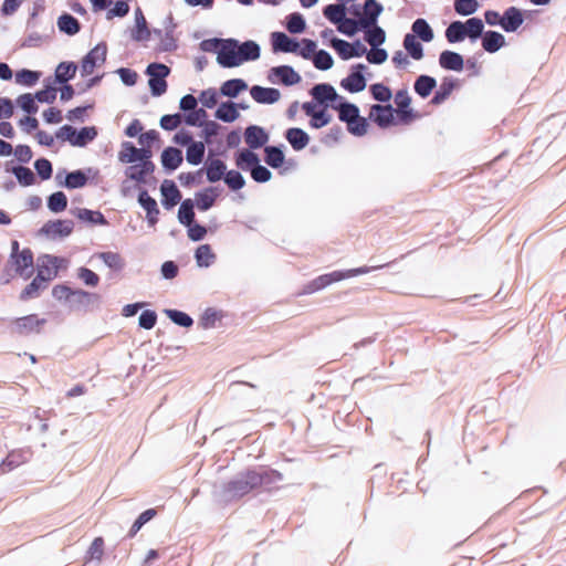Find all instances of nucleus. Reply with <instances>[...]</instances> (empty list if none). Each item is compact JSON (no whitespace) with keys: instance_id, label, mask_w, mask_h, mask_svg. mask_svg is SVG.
Returning <instances> with one entry per match:
<instances>
[{"instance_id":"obj_45","label":"nucleus","mask_w":566,"mask_h":566,"mask_svg":"<svg viewBox=\"0 0 566 566\" xmlns=\"http://www.w3.org/2000/svg\"><path fill=\"white\" fill-rule=\"evenodd\" d=\"M99 300L101 297L98 294L90 293L84 290H74L70 303L77 307L87 308L91 304L98 303Z\"/></svg>"},{"instance_id":"obj_38","label":"nucleus","mask_w":566,"mask_h":566,"mask_svg":"<svg viewBox=\"0 0 566 566\" xmlns=\"http://www.w3.org/2000/svg\"><path fill=\"white\" fill-rule=\"evenodd\" d=\"M439 63L441 67L455 72L462 71L464 65L462 55L453 51H443L440 54Z\"/></svg>"},{"instance_id":"obj_53","label":"nucleus","mask_w":566,"mask_h":566,"mask_svg":"<svg viewBox=\"0 0 566 566\" xmlns=\"http://www.w3.org/2000/svg\"><path fill=\"white\" fill-rule=\"evenodd\" d=\"M285 21V28L292 34H300L306 29L305 18L300 12L290 13Z\"/></svg>"},{"instance_id":"obj_22","label":"nucleus","mask_w":566,"mask_h":566,"mask_svg":"<svg viewBox=\"0 0 566 566\" xmlns=\"http://www.w3.org/2000/svg\"><path fill=\"white\" fill-rule=\"evenodd\" d=\"M64 172H65L64 181L60 180L61 176H62L61 171L56 174L55 178L57 180L59 186L65 187L67 189L83 188L88 181L87 175L82 169H77V170H74L71 172H66V171H64Z\"/></svg>"},{"instance_id":"obj_49","label":"nucleus","mask_w":566,"mask_h":566,"mask_svg":"<svg viewBox=\"0 0 566 566\" xmlns=\"http://www.w3.org/2000/svg\"><path fill=\"white\" fill-rule=\"evenodd\" d=\"M76 217L90 224L107 226L108 221L101 211H95L86 208L76 210Z\"/></svg>"},{"instance_id":"obj_55","label":"nucleus","mask_w":566,"mask_h":566,"mask_svg":"<svg viewBox=\"0 0 566 566\" xmlns=\"http://www.w3.org/2000/svg\"><path fill=\"white\" fill-rule=\"evenodd\" d=\"M195 202L191 199H185L181 201L178 209V220L181 224L190 226L195 221Z\"/></svg>"},{"instance_id":"obj_9","label":"nucleus","mask_w":566,"mask_h":566,"mask_svg":"<svg viewBox=\"0 0 566 566\" xmlns=\"http://www.w3.org/2000/svg\"><path fill=\"white\" fill-rule=\"evenodd\" d=\"M367 66L363 63H357L350 67L349 74L340 81V86L349 93H359L366 88V78L364 72Z\"/></svg>"},{"instance_id":"obj_52","label":"nucleus","mask_w":566,"mask_h":566,"mask_svg":"<svg viewBox=\"0 0 566 566\" xmlns=\"http://www.w3.org/2000/svg\"><path fill=\"white\" fill-rule=\"evenodd\" d=\"M228 39L212 38L200 42V50L203 52L217 53V63L219 64L220 53L226 50Z\"/></svg>"},{"instance_id":"obj_39","label":"nucleus","mask_w":566,"mask_h":566,"mask_svg":"<svg viewBox=\"0 0 566 566\" xmlns=\"http://www.w3.org/2000/svg\"><path fill=\"white\" fill-rule=\"evenodd\" d=\"M219 196L216 187H208L202 191L196 193V206L200 211H207L213 207L217 197Z\"/></svg>"},{"instance_id":"obj_26","label":"nucleus","mask_w":566,"mask_h":566,"mask_svg":"<svg viewBox=\"0 0 566 566\" xmlns=\"http://www.w3.org/2000/svg\"><path fill=\"white\" fill-rule=\"evenodd\" d=\"M284 137L295 151L303 150L310 143L308 134L298 127L287 128L284 133Z\"/></svg>"},{"instance_id":"obj_7","label":"nucleus","mask_w":566,"mask_h":566,"mask_svg":"<svg viewBox=\"0 0 566 566\" xmlns=\"http://www.w3.org/2000/svg\"><path fill=\"white\" fill-rule=\"evenodd\" d=\"M107 45L105 42L96 44L81 62V75L83 77L91 75L94 69L106 61Z\"/></svg>"},{"instance_id":"obj_4","label":"nucleus","mask_w":566,"mask_h":566,"mask_svg":"<svg viewBox=\"0 0 566 566\" xmlns=\"http://www.w3.org/2000/svg\"><path fill=\"white\" fill-rule=\"evenodd\" d=\"M97 135L98 130L95 126H84L77 129L71 125H63L55 133L57 139L69 142L74 147L87 146Z\"/></svg>"},{"instance_id":"obj_5","label":"nucleus","mask_w":566,"mask_h":566,"mask_svg":"<svg viewBox=\"0 0 566 566\" xmlns=\"http://www.w3.org/2000/svg\"><path fill=\"white\" fill-rule=\"evenodd\" d=\"M170 72V67L164 63L153 62L147 65L145 74L149 77L148 86L153 96L159 97L167 92L168 84L166 78Z\"/></svg>"},{"instance_id":"obj_56","label":"nucleus","mask_w":566,"mask_h":566,"mask_svg":"<svg viewBox=\"0 0 566 566\" xmlns=\"http://www.w3.org/2000/svg\"><path fill=\"white\" fill-rule=\"evenodd\" d=\"M254 474L260 480L258 488L262 485H271L283 480L282 473L273 469L254 470Z\"/></svg>"},{"instance_id":"obj_31","label":"nucleus","mask_w":566,"mask_h":566,"mask_svg":"<svg viewBox=\"0 0 566 566\" xmlns=\"http://www.w3.org/2000/svg\"><path fill=\"white\" fill-rule=\"evenodd\" d=\"M57 29L61 33L73 36L81 31V22L71 13L63 12L56 21Z\"/></svg>"},{"instance_id":"obj_41","label":"nucleus","mask_w":566,"mask_h":566,"mask_svg":"<svg viewBox=\"0 0 566 566\" xmlns=\"http://www.w3.org/2000/svg\"><path fill=\"white\" fill-rule=\"evenodd\" d=\"M248 90V84L242 78H231L222 83L220 94L229 98H235L241 92Z\"/></svg>"},{"instance_id":"obj_32","label":"nucleus","mask_w":566,"mask_h":566,"mask_svg":"<svg viewBox=\"0 0 566 566\" xmlns=\"http://www.w3.org/2000/svg\"><path fill=\"white\" fill-rule=\"evenodd\" d=\"M523 21L521 11L515 7H511L502 15L501 27L506 32H514L522 25Z\"/></svg>"},{"instance_id":"obj_13","label":"nucleus","mask_w":566,"mask_h":566,"mask_svg":"<svg viewBox=\"0 0 566 566\" xmlns=\"http://www.w3.org/2000/svg\"><path fill=\"white\" fill-rule=\"evenodd\" d=\"M73 229L74 222L72 220H50L42 226L39 233L54 240L69 237Z\"/></svg>"},{"instance_id":"obj_3","label":"nucleus","mask_w":566,"mask_h":566,"mask_svg":"<svg viewBox=\"0 0 566 566\" xmlns=\"http://www.w3.org/2000/svg\"><path fill=\"white\" fill-rule=\"evenodd\" d=\"M484 24L479 18H470L465 22L454 21L446 30V38L450 43L463 41L467 36L475 41L483 33Z\"/></svg>"},{"instance_id":"obj_24","label":"nucleus","mask_w":566,"mask_h":566,"mask_svg":"<svg viewBox=\"0 0 566 566\" xmlns=\"http://www.w3.org/2000/svg\"><path fill=\"white\" fill-rule=\"evenodd\" d=\"M31 457L29 449L14 450L0 463V474H4L12 469L25 463Z\"/></svg>"},{"instance_id":"obj_64","label":"nucleus","mask_w":566,"mask_h":566,"mask_svg":"<svg viewBox=\"0 0 566 566\" xmlns=\"http://www.w3.org/2000/svg\"><path fill=\"white\" fill-rule=\"evenodd\" d=\"M458 82L453 78H446L441 85L439 91L436 93L434 97L432 98V104H440L443 102L452 92V90L457 86Z\"/></svg>"},{"instance_id":"obj_47","label":"nucleus","mask_w":566,"mask_h":566,"mask_svg":"<svg viewBox=\"0 0 566 566\" xmlns=\"http://www.w3.org/2000/svg\"><path fill=\"white\" fill-rule=\"evenodd\" d=\"M505 44L504 36L495 31H488L482 39V46L485 51L494 53Z\"/></svg>"},{"instance_id":"obj_28","label":"nucleus","mask_w":566,"mask_h":566,"mask_svg":"<svg viewBox=\"0 0 566 566\" xmlns=\"http://www.w3.org/2000/svg\"><path fill=\"white\" fill-rule=\"evenodd\" d=\"M382 10V4L377 0H365L363 6V14L359 18L364 22V24L368 27L377 23Z\"/></svg>"},{"instance_id":"obj_33","label":"nucleus","mask_w":566,"mask_h":566,"mask_svg":"<svg viewBox=\"0 0 566 566\" xmlns=\"http://www.w3.org/2000/svg\"><path fill=\"white\" fill-rule=\"evenodd\" d=\"M135 30L132 31V39L137 42L147 41L151 31L148 29L147 21L140 8L135 10Z\"/></svg>"},{"instance_id":"obj_17","label":"nucleus","mask_w":566,"mask_h":566,"mask_svg":"<svg viewBox=\"0 0 566 566\" xmlns=\"http://www.w3.org/2000/svg\"><path fill=\"white\" fill-rule=\"evenodd\" d=\"M387 264H381V265H376V266H360V268H356V269H349V270H344V271H333L331 273H327V274H323L324 277L327 280L326 281V284L327 286L334 282H339L342 280H345V279H349V277H354V276H357V275H361V274H366V273H369L374 270H378V269H382L385 266H387Z\"/></svg>"},{"instance_id":"obj_62","label":"nucleus","mask_w":566,"mask_h":566,"mask_svg":"<svg viewBox=\"0 0 566 566\" xmlns=\"http://www.w3.org/2000/svg\"><path fill=\"white\" fill-rule=\"evenodd\" d=\"M17 105L29 115L35 114L39 111L36 98L31 93L21 94L17 98Z\"/></svg>"},{"instance_id":"obj_63","label":"nucleus","mask_w":566,"mask_h":566,"mask_svg":"<svg viewBox=\"0 0 566 566\" xmlns=\"http://www.w3.org/2000/svg\"><path fill=\"white\" fill-rule=\"evenodd\" d=\"M97 256L112 270L120 271L124 268L123 259L116 252H101Z\"/></svg>"},{"instance_id":"obj_40","label":"nucleus","mask_w":566,"mask_h":566,"mask_svg":"<svg viewBox=\"0 0 566 566\" xmlns=\"http://www.w3.org/2000/svg\"><path fill=\"white\" fill-rule=\"evenodd\" d=\"M364 40L373 48L380 46L386 41V32L377 23L363 29Z\"/></svg>"},{"instance_id":"obj_15","label":"nucleus","mask_w":566,"mask_h":566,"mask_svg":"<svg viewBox=\"0 0 566 566\" xmlns=\"http://www.w3.org/2000/svg\"><path fill=\"white\" fill-rule=\"evenodd\" d=\"M244 142L249 146L248 149L254 150L265 147L270 136L268 132L258 125H250L244 129Z\"/></svg>"},{"instance_id":"obj_58","label":"nucleus","mask_w":566,"mask_h":566,"mask_svg":"<svg viewBox=\"0 0 566 566\" xmlns=\"http://www.w3.org/2000/svg\"><path fill=\"white\" fill-rule=\"evenodd\" d=\"M15 83L32 87L36 84L41 76V72L22 69L15 73Z\"/></svg>"},{"instance_id":"obj_10","label":"nucleus","mask_w":566,"mask_h":566,"mask_svg":"<svg viewBox=\"0 0 566 566\" xmlns=\"http://www.w3.org/2000/svg\"><path fill=\"white\" fill-rule=\"evenodd\" d=\"M268 80L273 84L293 86L298 84L302 77L291 65H279L269 71Z\"/></svg>"},{"instance_id":"obj_19","label":"nucleus","mask_w":566,"mask_h":566,"mask_svg":"<svg viewBox=\"0 0 566 566\" xmlns=\"http://www.w3.org/2000/svg\"><path fill=\"white\" fill-rule=\"evenodd\" d=\"M251 97L259 104L271 105L281 98V93L274 87H264L261 85H253L250 88Z\"/></svg>"},{"instance_id":"obj_61","label":"nucleus","mask_w":566,"mask_h":566,"mask_svg":"<svg viewBox=\"0 0 566 566\" xmlns=\"http://www.w3.org/2000/svg\"><path fill=\"white\" fill-rule=\"evenodd\" d=\"M311 61L319 71H327L334 65L333 56L326 50H317Z\"/></svg>"},{"instance_id":"obj_18","label":"nucleus","mask_w":566,"mask_h":566,"mask_svg":"<svg viewBox=\"0 0 566 566\" xmlns=\"http://www.w3.org/2000/svg\"><path fill=\"white\" fill-rule=\"evenodd\" d=\"M140 207L146 211L147 222L154 227L158 222L159 208L156 200L149 196L146 189H142L137 198Z\"/></svg>"},{"instance_id":"obj_36","label":"nucleus","mask_w":566,"mask_h":566,"mask_svg":"<svg viewBox=\"0 0 566 566\" xmlns=\"http://www.w3.org/2000/svg\"><path fill=\"white\" fill-rule=\"evenodd\" d=\"M44 318H39L35 314L27 315L17 319L15 325L20 334H29L39 332L40 327L45 324Z\"/></svg>"},{"instance_id":"obj_23","label":"nucleus","mask_w":566,"mask_h":566,"mask_svg":"<svg viewBox=\"0 0 566 566\" xmlns=\"http://www.w3.org/2000/svg\"><path fill=\"white\" fill-rule=\"evenodd\" d=\"M160 160L163 168L167 172H172L182 164V151L177 147L168 146L163 150Z\"/></svg>"},{"instance_id":"obj_54","label":"nucleus","mask_w":566,"mask_h":566,"mask_svg":"<svg viewBox=\"0 0 566 566\" xmlns=\"http://www.w3.org/2000/svg\"><path fill=\"white\" fill-rule=\"evenodd\" d=\"M48 209L53 213H60L67 208V197L63 191L51 193L46 199Z\"/></svg>"},{"instance_id":"obj_25","label":"nucleus","mask_w":566,"mask_h":566,"mask_svg":"<svg viewBox=\"0 0 566 566\" xmlns=\"http://www.w3.org/2000/svg\"><path fill=\"white\" fill-rule=\"evenodd\" d=\"M370 117L381 128H386L394 123V108L391 105L375 104L370 108Z\"/></svg>"},{"instance_id":"obj_37","label":"nucleus","mask_w":566,"mask_h":566,"mask_svg":"<svg viewBox=\"0 0 566 566\" xmlns=\"http://www.w3.org/2000/svg\"><path fill=\"white\" fill-rule=\"evenodd\" d=\"M284 146H265L264 147V161L271 168L277 169L282 167L285 160V155L283 151Z\"/></svg>"},{"instance_id":"obj_14","label":"nucleus","mask_w":566,"mask_h":566,"mask_svg":"<svg viewBox=\"0 0 566 566\" xmlns=\"http://www.w3.org/2000/svg\"><path fill=\"white\" fill-rule=\"evenodd\" d=\"M271 45L274 53H296L300 49L297 39L281 31L271 33Z\"/></svg>"},{"instance_id":"obj_11","label":"nucleus","mask_w":566,"mask_h":566,"mask_svg":"<svg viewBox=\"0 0 566 566\" xmlns=\"http://www.w3.org/2000/svg\"><path fill=\"white\" fill-rule=\"evenodd\" d=\"M8 265L12 266L15 274L29 279L33 274V252L25 248L17 255H10Z\"/></svg>"},{"instance_id":"obj_60","label":"nucleus","mask_w":566,"mask_h":566,"mask_svg":"<svg viewBox=\"0 0 566 566\" xmlns=\"http://www.w3.org/2000/svg\"><path fill=\"white\" fill-rule=\"evenodd\" d=\"M224 184L232 191H238L245 186V179L239 170H228L223 179Z\"/></svg>"},{"instance_id":"obj_16","label":"nucleus","mask_w":566,"mask_h":566,"mask_svg":"<svg viewBox=\"0 0 566 566\" xmlns=\"http://www.w3.org/2000/svg\"><path fill=\"white\" fill-rule=\"evenodd\" d=\"M161 205L165 209L170 210L181 200V192L175 181L165 179L160 185Z\"/></svg>"},{"instance_id":"obj_42","label":"nucleus","mask_w":566,"mask_h":566,"mask_svg":"<svg viewBox=\"0 0 566 566\" xmlns=\"http://www.w3.org/2000/svg\"><path fill=\"white\" fill-rule=\"evenodd\" d=\"M337 31L346 36H354L359 31H363V29H366L367 27L364 24V22L360 20V18H348L347 15L343 21L336 27Z\"/></svg>"},{"instance_id":"obj_35","label":"nucleus","mask_w":566,"mask_h":566,"mask_svg":"<svg viewBox=\"0 0 566 566\" xmlns=\"http://www.w3.org/2000/svg\"><path fill=\"white\" fill-rule=\"evenodd\" d=\"M240 114L237 109V103L226 101L220 103L214 112V117L224 123H233L239 118Z\"/></svg>"},{"instance_id":"obj_8","label":"nucleus","mask_w":566,"mask_h":566,"mask_svg":"<svg viewBox=\"0 0 566 566\" xmlns=\"http://www.w3.org/2000/svg\"><path fill=\"white\" fill-rule=\"evenodd\" d=\"M332 48L344 61L353 57H360L367 53L366 46L359 40H355L353 43H349L343 39L334 38L332 39Z\"/></svg>"},{"instance_id":"obj_48","label":"nucleus","mask_w":566,"mask_h":566,"mask_svg":"<svg viewBox=\"0 0 566 566\" xmlns=\"http://www.w3.org/2000/svg\"><path fill=\"white\" fill-rule=\"evenodd\" d=\"M323 14L337 27L347 15V8H343V4L331 3L323 8Z\"/></svg>"},{"instance_id":"obj_2","label":"nucleus","mask_w":566,"mask_h":566,"mask_svg":"<svg viewBox=\"0 0 566 566\" xmlns=\"http://www.w3.org/2000/svg\"><path fill=\"white\" fill-rule=\"evenodd\" d=\"M261 55L260 45L253 40L240 42L228 38L226 50L220 53L219 65L224 69L238 67L244 62L255 61Z\"/></svg>"},{"instance_id":"obj_51","label":"nucleus","mask_w":566,"mask_h":566,"mask_svg":"<svg viewBox=\"0 0 566 566\" xmlns=\"http://www.w3.org/2000/svg\"><path fill=\"white\" fill-rule=\"evenodd\" d=\"M417 36L411 33H407L403 38V48L408 55L413 60H420L423 56V48Z\"/></svg>"},{"instance_id":"obj_43","label":"nucleus","mask_w":566,"mask_h":566,"mask_svg":"<svg viewBox=\"0 0 566 566\" xmlns=\"http://www.w3.org/2000/svg\"><path fill=\"white\" fill-rule=\"evenodd\" d=\"M76 71L77 65L74 62H61L55 69V82L59 84H66L75 76Z\"/></svg>"},{"instance_id":"obj_46","label":"nucleus","mask_w":566,"mask_h":566,"mask_svg":"<svg viewBox=\"0 0 566 566\" xmlns=\"http://www.w3.org/2000/svg\"><path fill=\"white\" fill-rule=\"evenodd\" d=\"M216 258L210 244H201L195 251V260L199 268H209L214 263Z\"/></svg>"},{"instance_id":"obj_30","label":"nucleus","mask_w":566,"mask_h":566,"mask_svg":"<svg viewBox=\"0 0 566 566\" xmlns=\"http://www.w3.org/2000/svg\"><path fill=\"white\" fill-rule=\"evenodd\" d=\"M48 287L43 271H38L35 277L24 287L20 294L21 301L35 298L39 296L40 291Z\"/></svg>"},{"instance_id":"obj_50","label":"nucleus","mask_w":566,"mask_h":566,"mask_svg":"<svg viewBox=\"0 0 566 566\" xmlns=\"http://www.w3.org/2000/svg\"><path fill=\"white\" fill-rule=\"evenodd\" d=\"M206 146L203 142L193 140L186 151V159L190 165L197 166L202 163L205 157Z\"/></svg>"},{"instance_id":"obj_44","label":"nucleus","mask_w":566,"mask_h":566,"mask_svg":"<svg viewBox=\"0 0 566 566\" xmlns=\"http://www.w3.org/2000/svg\"><path fill=\"white\" fill-rule=\"evenodd\" d=\"M411 98L406 90H400L395 95V104L401 119L407 120L412 117V109L409 108Z\"/></svg>"},{"instance_id":"obj_29","label":"nucleus","mask_w":566,"mask_h":566,"mask_svg":"<svg viewBox=\"0 0 566 566\" xmlns=\"http://www.w3.org/2000/svg\"><path fill=\"white\" fill-rule=\"evenodd\" d=\"M332 108L338 112L339 120L346 124L359 115L358 106L346 101L343 96H340V101L332 105Z\"/></svg>"},{"instance_id":"obj_20","label":"nucleus","mask_w":566,"mask_h":566,"mask_svg":"<svg viewBox=\"0 0 566 566\" xmlns=\"http://www.w3.org/2000/svg\"><path fill=\"white\" fill-rule=\"evenodd\" d=\"M64 260L59 256L44 254L38 259V271H43L45 282L49 283L57 275L60 263Z\"/></svg>"},{"instance_id":"obj_12","label":"nucleus","mask_w":566,"mask_h":566,"mask_svg":"<svg viewBox=\"0 0 566 566\" xmlns=\"http://www.w3.org/2000/svg\"><path fill=\"white\" fill-rule=\"evenodd\" d=\"M153 151L150 147L137 148L132 142H123L122 150L118 154V159L125 164H133L136 161L142 163L147 158H151Z\"/></svg>"},{"instance_id":"obj_57","label":"nucleus","mask_w":566,"mask_h":566,"mask_svg":"<svg viewBox=\"0 0 566 566\" xmlns=\"http://www.w3.org/2000/svg\"><path fill=\"white\" fill-rule=\"evenodd\" d=\"M166 316L176 325L189 328L193 325L192 317L179 310L167 308L164 311Z\"/></svg>"},{"instance_id":"obj_59","label":"nucleus","mask_w":566,"mask_h":566,"mask_svg":"<svg viewBox=\"0 0 566 566\" xmlns=\"http://www.w3.org/2000/svg\"><path fill=\"white\" fill-rule=\"evenodd\" d=\"M208 113L202 107H197L192 112L184 115L186 125L192 127H201L208 119Z\"/></svg>"},{"instance_id":"obj_1","label":"nucleus","mask_w":566,"mask_h":566,"mask_svg":"<svg viewBox=\"0 0 566 566\" xmlns=\"http://www.w3.org/2000/svg\"><path fill=\"white\" fill-rule=\"evenodd\" d=\"M259 482L254 470H247L228 482L214 485L213 495L221 503H230L255 490Z\"/></svg>"},{"instance_id":"obj_6","label":"nucleus","mask_w":566,"mask_h":566,"mask_svg":"<svg viewBox=\"0 0 566 566\" xmlns=\"http://www.w3.org/2000/svg\"><path fill=\"white\" fill-rule=\"evenodd\" d=\"M310 95L321 108H328L329 106L332 107V105H335L338 101H340V95L329 83L315 84L310 90Z\"/></svg>"},{"instance_id":"obj_34","label":"nucleus","mask_w":566,"mask_h":566,"mask_svg":"<svg viewBox=\"0 0 566 566\" xmlns=\"http://www.w3.org/2000/svg\"><path fill=\"white\" fill-rule=\"evenodd\" d=\"M6 171L11 172L17 178L18 182L23 187H29L35 184L36 177L34 172L23 165L12 166L6 165Z\"/></svg>"},{"instance_id":"obj_21","label":"nucleus","mask_w":566,"mask_h":566,"mask_svg":"<svg viewBox=\"0 0 566 566\" xmlns=\"http://www.w3.org/2000/svg\"><path fill=\"white\" fill-rule=\"evenodd\" d=\"M202 168L207 180L211 184L223 180L228 171L226 163L219 158H208Z\"/></svg>"},{"instance_id":"obj_27","label":"nucleus","mask_w":566,"mask_h":566,"mask_svg":"<svg viewBox=\"0 0 566 566\" xmlns=\"http://www.w3.org/2000/svg\"><path fill=\"white\" fill-rule=\"evenodd\" d=\"M234 161L239 169L250 172L260 161V157L253 150L243 148L235 153Z\"/></svg>"}]
</instances>
